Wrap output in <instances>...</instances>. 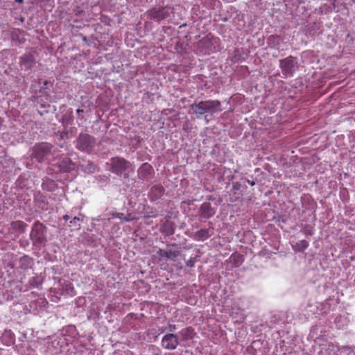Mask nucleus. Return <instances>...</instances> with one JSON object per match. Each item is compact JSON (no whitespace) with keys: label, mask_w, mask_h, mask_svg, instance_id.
I'll use <instances>...</instances> for the list:
<instances>
[{"label":"nucleus","mask_w":355,"mask_h":355,"mask_svg":"<svg viewBox=\"0 0 355 355\" xmlns=\"http://www.w3.org/2000/svg\"><path fill=\"white\" fill-rule=\"evenodd\" d=\"M189 110L196 116L197 119H201L205 114L213 115L220 112L221 103L218 100L201 101L198 103L195 102L189 106Z\"/></svg>","instance_id":"f257e3e1"},{"label":"nucleus","mask_w":355,"mask_h":355,"mask_svg":"<svg viewBox=\"0 0 355 355\" xmlns=\"http://www.w3.org/2000/svg\"><path fill=\"white\" fill-rule=\"evenodd\" d=\"M150 19L160 22L170 17V12L167 7L153 8L146 12Z\"/></svg>","instance_id":"0eeeda50"},{"label":"nucleus","mask_w":355,"mask_h":355,"mask_svg":"<svg viewBox=\"0 0 355 355\" xmlns=\"http://www.w3.org/2000/svg\"><path fill=\"white\" fill-rule=\"evenodd\" d=\"M209 227L207 229H201L196 232L193 235V239L197 241H205L214 234V227L211 222L209 223Z\"/></svg>","instance_id":"9d476101"},{"label":"nucleus","mask_w":355,"mask_h":355,"mask_svg":"<svg viewBox=\"0 0 355 355\" xmlns=\"http://www.w3.org/2000/svg\"><path fill=\"white\" fill-rule=\"evenodd\" d=\"M95 165L92 162H88L87 166L85 167V171L89 173H93L95 171Z\"/></svg>","instance_id":"b1692460"},{"label":"nucleus","mask_w":355,"mask_h":355,"mask_svg":"<svg viewBox=\"0 0 355 355\" xmlns=\"http://www.w3.org/2000/svg\"><path fill=\"white\" fill-rule=\"evenodd\" d=\"M123 221L128 222L131 221L134 219V218L132 216L131 214H128L127 216L123 215Z\"/></svg>","instance_id":"c756f323"},{"label":"nucleus","mask_w":355,"mask_h":355,"mask_svg":"<svg viewBox=\"0 0 355 355\" xmlns=\"http://www.w3.org/2000/svg\"><path fill=\"white\" fill-rule=\"evenodd\" d=\"M152 190L153 192H156L159 196L162 195L164 192V189L162 186H153Z\"/></svg>","instance_id":"5701e85b"},{"label":"nucleus","mask_w":355,"mask_h":355,"mask_svg":"<svg viewBox=\"0 0 355 355\" xmlns=\"http://www.w3.org/2000/svg\"><path fill=\"white\" fill-rule=\"evenodd\" d=\"M153 173V168L148 163H144L138 169V177L140 179L150 178Z\"/></svg>","instance_id":"ddd939ff"},{"label":"nucleus","mask_w":355,"mask_h":355,"mask_svg":"<svg viewBox=\"0 0 355 355\" xmlns=\"http://www.w3.org/2000/svg\"><path fill=\"white\" fill-rule=\"evenodd\" d=\"M58 149L52 144L42 142L35 145L31 156L38 162H49L57 156Z\"/></svg>","instance_id":"f03ea898"},{"label":"nucleus","mask_w":355,"mask_h":355,"mask_svg":"<svg viewBox=\"0 0 355 355\" xmlns=\"http://www.w3.org/2000/svg\"><path fill=\"white\" fill-rule=\"evenodd\" d=\"M247 182L251 186H254L255 184L253 181H250V180H247Z\"/></svg>","instance_id":"473e14b6"},{"label":"nucleus","mask_w":355,"mask_h":355,"mask_svg":"<svg viewBox=\"0 0 355 355\" xmlns=\"http://www.w3.org/2000/svg\"><path fill=\"white\" fill-rule=\"evenodd\" d=\"M305 234L306 235H311L312 234V232H311V230H306Z\"/></svg>","instance_id":"72a5a7b5"},{"label":"nucleus","mask_w":355,"mask_h":355,"mask_svg":"<svg viewBox=\"0 0 355 355\" xmlns=\"http://www.w3.org/2000/svg\"><path fill=\"white\" fill-rule=\"evenodd\" d=\"M123 215L124 214L123 213L115 212V213L112 214V218H119L123 221V218H124Z\"/></svg>","instance_id":"c85d7f7f"},{"label":"nucleus","mask_w":355,"mask_h":355,"mask_svg":"<svg viewBox=\"0 0 355 355\" xmlns=\"http://www.w3.org/2000/svg\"><path fill=\"white\" fill-rule=\"evenodd\" d=\"M281 41V37L277 35H270L268 38V44L271 48H277Z\"/></svg>","instance_id":"412c9836"},{"label":"nucleus","mask_w":355,"mask_h":355,"mask_svg":"<svg viewBox=\"0 0 355 355\" xmlns=\"http://www.w3.org/2000/svg\"><path fill=\"white\" fill-rule=\"evenodd\" d=\"M279 67L284 76L290 77L293 76L294 73L298 69L297 58L290 55L284 59L280 60Z\"/></svg>","instance_id":"423d86ee"},{"label":"nucleus","mask_w":355,"mask_h":355,"mask_svg":"<svg viewBox=\"0 0 355 355\" xmlns=\"http://www.w3.org/2000/svg\"><path fill=\"white\" fill-rule=\"evenodd\" d=\"M241 187V184L239 182H234L232 185V188L234 190H238Z\"/></svg>","instance_id":"7c9ffc66"},{"label":"nucleus","mask_w":355,"mask_h":355,"mask_svg":"<svg viewBox=\"0 0 355 355\" xmlns=\"http://www.w3.org/2000/svg\"><path fill=\"white\" fill-rule=\"evenodd\" d=\"M80 218L75 216L71 221V226H74L76 228L79 229L80 227Z\"/></svg>","instance_id":"4be33fe9"},{"label":"nucleus","mask_w":355,"mask_h":355,"mask_svg":"<svg viewBox=\"0 0 355 355\" xmlns=\"http://www.w3.org/2000/svg\"><path fill=\"white\" fill-rule=\"evenodd\" d=\"M180 334L182 337V340L187 341L193 338V329L191 327L184 328L180 331Z\"/></svg>","instance_id":"a211bd4d"},{"label":"nucleus","mask_w":355,"mask_h":355,"mask_svg":"<svg viewBox=\"0 0 355 355\" xmlns=\"http://www.w3.org/2000/svg\"><path fill=\"white\" fill-rule=\"evenodd\" d=\"M46 231L47 227L40 221H36L33 225L30 239L32 241L33 245L37 249L40 250L46 245L47 243Z\"/></svg>","instance_id":"7ed1b4c3"},{"label":"nucleus","mask_w":355,"mask_h":355,"mask_svg":"<svg viewBox=\"0 0 355 355\" xmlns=\"http://www.w3.org/2000/svg\"><path fill=\"white\" fill-rule=\"evenodd\" d=\"M309 242L306 240H301L293 245V249L295 252H303L309 247Z\"/></svg>","instance_id":"6ab92c4d"},{"label":"nucleus","mask_w":355,"mask_h":355,"mask_svg":"<svg viewBox=\"0 0 355 355\" xmlns=\"http://www.w3.org/2000/svg\"><path fill=\"white\" fill-rule=\"evenodd\" d=\"M164 228H165V232L167 234L171 235V234H174V230L172 227V225L171 224L165 225Z\"/></svg>","instance_id":"393cba45"},{"label":"nucleus","mask_w":355,"mask_h":355,"mask_svg":"<svg viewBox=\"0 0 355 355\" xmlns=\"http://www.w3.org/2000/svg\"><path fill=\"white\" fill-rule=\"evenodd\" d=\"M60 170L63 172L72 171L75 168V164L69 157H64L60 160L58 164Z\"/></svg>","instance_id":"4468645a"},{"label":"nucleus","mask_w":355,"mask_h":355,"mask_svg":"<svg viewBox=\"0 0 355 355\" xmlns=\"http://www.w3.org/2000/svg\"><path fill=\"white\" fill-rule=\"evenodd\" d=\"M33 265V259L28 256H23L19 260V266L23 270H27L31 268Z\"/></svg>","instance_id":"f3484780"},{"label":"nucleus","mask_w":355,"mask_h":355,"mask_svg":"<svg viewBox=\"0 0 355 355\" xmlns=\"http://www.w3.org/2000/svg\"><path fill=\"white\" fill-rule=\"evenodd\" d=\"M130 167V163L125 159L120 157H112L110 159V171L117 175H121L123 173L125 178L128 175L125 171Z\"/></svg>","instance_id":"39448f33"},{"label":"nucleus","mask_w":355,"mask_h":355,"mask_svg":"<svg viewBox=\"0 0 355 355\" xmlns=\"http://www.w3.org/2000/svg\"><path fill=\"white\" fill-rule=\"evenodd\" d=\"M10 227L15 232L21 234L26 232L28 225L22 220H16L10 223Z\"/></svg>","instance_id":"2eb2a0df"},{"label":"nucleus","mask_w":355,"mask_h":355,"mask_svg":"<svg viewBox=\"0 0 355 355\" xmlns=\"http://www.w3.org/2000/svg\"><path fill=\"white\" fill-rule=\"evenodd\" d=\"M230 263L234 266V267L237 268L242 265V263L244 261V257L243 255L239 254V253H233L230 257Z\"/></svg>","instance_id":"dca6fc26"},{"label":"nucleus","mask_w":355,"mask_h":355,"mask_svg":"<svg viewBox=\"0 0 355 355\" xmlns=\"http://www.w3.org/2000/svg\"><path fill=\"white\" fill-rule=\"evenodd\" d=\"M62 218L64 220H68L69 219V216L68 215H64V216H63Z\"/></svg>","instance_id":"f704fd0d"},{"label":"nucleus","mask_w":355,"mask_h":355,"mask_svg":"<svg viewBox=\"0 0 355 355\" xmlns=\"http://www.w3.org/2000/svg\"><path fill=\"white\" fill-rule=\"evenodd\" d=\"M83 112H84V110L83 109H78L76 110L77 114H80V113H83Z\"/></svg>","instance_id":"c9c22d12"},{"label":"nucleus","mask_w":355,"mask_h":355,"mask_svg":"<svg viewBox=\"0 0 355 355\" xmlns=\"http://www.w3.org/2000/svg\"><path fill=\"white\" fill-rule=\"evenodd\" d=\"M43 188L44 189H46L48 191H53L54 190V187H55V184L53 182H50V184H43L42 185Z\"/></svg>","instance_id":"cd10ccee"},{"label":"nucleus","mask_w":355,"mask_h":355,"mask_svg":"<svg viewBox=\"0 0 355 355\" xmlns=\"http://www.w3.org/2000/svg\"><path fill=\"white\" fill-rule=\"evenodd\" d=\"M196 263V257L190 258L187 261H186V266L189 268H192L194 266Z\"/></svg>","instance_id":"bb28decb"},{"label":"nucleus","mask_w":355,"mask_h":355,"mask_svg":"<svg viewBox=\"0 0 355 355\" xmlns=\"http://www.w3.org/2000/svg\"><path fill=\"white\" fill-rule=\"evenodd\" d=\"M162 347L168 350L176 349L178 345V338L176 334H168L162 340Z\"/></svg>","instance_id":"1a4fd4ad"},{"label":"nucleus","mask_w":355,"mask_h":355,"mask_svg":"<svg viewBox=\"0 0 355 355\" xmlns=\"http://www.w3.org/2000/svg\"><path fill=\"white\" fill-rule=\"evenodd\" d=\"M77 150L90 154L94 151L96 139L87 132H80L73 142Z\"/></svg>","instance_id":"20e7f679"},{"label":"nucleus","mask_w":355,"mask_h":355,"mask_svg":"<svg viewBox=\"0 0 355 355\" xmlns=\"http://www.w3.org/2000/svg\"><path fill=\"white\" fill-rule=\"evenodd\" d=\"M35 58L34 55L31 53L24 54L20 57V64L24 67L26 70L32 69L35 67Z\"/></svg>","instance_id":"f8f14e48"},{"label":"nucleus","mask_w":355,"mask_h":355,"mask_svg":"<svg viewBox=\"0 0 355 355\" xmlns=\"http://www.w3.org/2000/svg\"><path fill=\"white\" fill-rule=\"evenodd\" d=\"M200 216L205 219L210 218L216 214V209L209 202H203L199 208Z\"/></svg>","instance_id":"9b49d317"},{"label":"nucleus","mask_w":355,"mask_h":355,"mask_svg":"<svg viewBox=\"0 0 355 355\" xmlns=\"http://www.w3.org/2000/svg\"><path fill=\"white\" fill-rule=\"evenodd\" d=\"M71 114H72V110H71L69 112V116L64 115L63 116V121H66L68 123H71L73 121V116H71Z\"/></svg>","instance_id":"a878e982"},{"label":"nucleus","mask_w":355,"mask_h":355,"mask_svg":"<svg viewBox=\"0 0 355 355\" xmlns=\"http://www.w3.org/2000/svg\"><path fill=\"white\" fill-rule=\"evenodd\" d=\"M83 40L84 41H87V37L85 36V37H83Z\"/></svg>","instance_id":"4c0bfd02"},{"label":"nucleus","mask_w":355,"mask_h":355,"mask_svg":"<svg viewBox=\"0 0 355 355\" xmlns=\"http://www.w3.org/2000/svg\"><path fill=\"white\" fill-rule=\"evenodd\" d=\"M168 329L170 331H174L176 329V327L175 324H169Z\"/></svg>","instance_id":"2f4dec72"},{"label":"nucleus","mask_w":355,"mask_h":355,"mask_svg":"<svg viewBox=\"0 0 355 355\" xmlns=\"http://www.w3.org/2000/svg\"><path fill=\"white\" fill-rule=\"evenodd\" d=\"M17 3H22L24 0H15Z\"/></svg>","instance_id":"e433bc0d"},{"label":"nucleus","mask_w":355,"mask_h":355,"mask_svg":"<svg viewBox=\"0 0 355 355\" xmlns=\"http://www.w3.org/2000/svg\"><path fill=\"white\" fill-rule=\"evenodd\" d=\"M44 279L41 275H36L29 279V284L33 288H39L43 283Z\"/></svg>","instance_id":"aec40b11"},{"label":"nucleus","mask_w":355,"mask_h":355,"mask_svg":"<svg viewBox=\"0 0 355 355\" xmlns=\"http://www.w3.org/2000/svg\"><path fill=\"white\" fill-rule=\"evenodd\" d=\"M157 254L162 259L165 257L171 261H175L176 258L180 254V251L177 249L176 244H171L167 245L166 249H159Z\"/></svg>","instance_id":"6e6552de"}]
</instances>
